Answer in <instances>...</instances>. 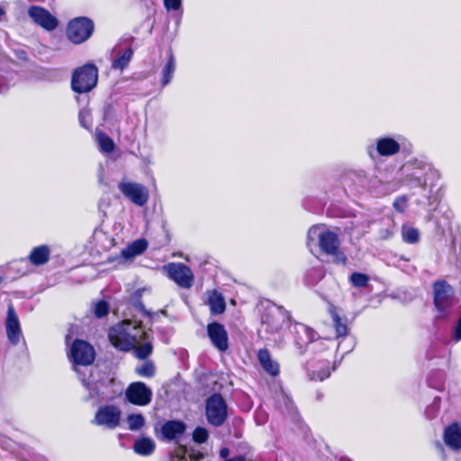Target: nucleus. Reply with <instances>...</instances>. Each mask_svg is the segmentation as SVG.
<instances>
[{"mask_svg":"<svg viewBox=\"0 0 461 461\" xmlns=\"http://www.w3.org/2000/svg\"><path fill=\"white\" fill-rule=\"evenodd\" d=\"M312 345V350L313 351H319L324 348V341L322 340V344H311Z\"/></svg>","mask_w":461,"mask_h":461,"instance_id":"nucleus-53","label":"nucleus"},{"mask_svg":"<svg viewBox=\"0 0 461 461\" xmlns=\"http://www.w3.org/2000/svg\"><path fill=\"white\" fill-rule=\"evenodd\" d=\"M121 418V409L113 404H107L98 408L92 423L114 429L120 425Z\"/></svg>","mask_w":461,"mask_h":461,"instance_id":"nucleus-11","label":"nucleus"},{"mask_svg":"<svg viewBox=\"0 0 461 461\" xmlns=\"http://www.w3.org/2000/svg\"><path fill=\"white\" fill-rule=\"evenodd\" d=\"M9 269L19 276H24L29 272L28 260L26 258H21L19 260L13 261L9 266Z\"/></svg>","mask_w":461,"mask_h":461,"instance_id":"nucleus-37","label":"nucleus"},{"mask_svg":"<svg viewBox=\"0 0 461 461\" xmlns=\"http://www.w3.org/2000/svg\"><path fill=\"white\" fill-rule=\"evenodd\" d=\"M5 330L7 339L12 345H17L23 339L18 315L12 304L8 306L7 310Z\"/></svg>","mask_w":461,"mask_h":461,"instance_id":"nucleus-15","label":"nucleus"},{"mask_svg":"<svg viewBox=\"0 0 461 461\" xmlns=\"http://www.w3.org/2000/svg\"><path fill=\"white\" fill-rule=\"evenodd\" d=\"M207 334L213 345L219 351L224 352L228 349V333L224 326L219 322H212L207 325Z\"/></svg>","mask_w":461,"mask_h":461,"instance_id":"nucleus-17","label":"nucleus"},{"mask_svg":"<svg viewBox=\"0 0 461 461\" xmlns=\"http://www.w3.org/2000/svg\"><path fill=\"white\" fill-rule=\"evenodd\" d=\"M317 398H318L319 400H321V399L322 398V394H321V393H317Z\"/></svg>","mask_w":461,"mask_h":461,"instance_id":"nucleus-61","label":"nucleus"},{"mask_svg":"<svg viewBox=\"0 0 461 461\" xmlns=\"http://www.w3.org/2000/svg\"><path fill=\"white\" fill-rule=\"evenodd\" d=\"M5 11L4 9L0 8V21L2 20L3 16L5 15Z\"/></svg>","mask_w":461,"mask_h":461,"instance_id":"nucleus-59","label":"nucleus"},{"mask_svg":"<svg viewBox=\"0 0 461 461\" xmlns=\"http://www.w3.org/2000/svg\"><path fill=\"white\" fill-rule=\"evenodd\" d=\"M148 248V241L145 239H139L130 243L121 251L122 258L130 260L141 255Z\"/></svg>","mask_w":461,"mask_h":461,"instance_id":"nucleus-23","label":"nucleus"},{"mask_svg":"<svg viewBox=\"0 0 461 461\" xmlns=\"http://www.w3.org/2000/svg\"><path fill=\"white\" fill-rule=\"evenodd\" d=\"M133 449L140 456H149L155 449V442L151 438H141L134 442Z\"/></svg>","mask_w":461,"mask_h":461,"instance_id":"nucleus-27","label":"nucleus"},{"mask_svg":"<svg viewBox=\"0 0 461 461\" xmlns=\"http://www.w3.org/2000/svg\"><path fill=\"white\" fill-rule=\"evenodd\" d=\"M316 238L319 240L320 249L326 255L335 253L340 246V240L336 233L330 230H321L319 226H312L308 230V239L313 240Z\"/></svg>","mask_w":461,"mask_h":461,"instance_id":"nucleus-10","label":"nucleus"},{"mask_svg":"<svg viewBox=\"0 0 461 461\" xmlns=\"http://www.w3.org/2000/svg\"><path fill=\"white\" fill-rule=\"evenodd\" d=\"M32 21L47 31H53L58 26V20L46 9L32 5L28 11Z\"/></svg>","mask_w":461,"mask_h":461,"instance_id":"nucleus-16","label":"nucleus"},{"mask_svg":"<svg viewBox=\"0 0 461 461\" xmlns=\"http://www.w3.org/2000/svg\"><path fill=\"white\" fill-rule=\"evenodd\" d=\"M122 194L138 206L147 203L149 193L148 188L139 183L121 182L118 185Z\"/></svg>","mask_w":461,"mask_h":461,"instance_id":"nucleus-13","label":"nucleus"},{"mask_svg":"<svg viewBox=\"0 0 461 461\" xmlns=\"http://www.w3.org/2000/svg\"><path fill=\"white\" fill-rule=\"evenodd\" d=\"M258 359L266 373L271 376L278 375L280 369L277 361L273 359L270 352L267 348H261L258 352Z\"/></svg>","mask_w":461,"mask_h":461,"instance_id":"nucleus-22","label":"nucleus"},{"mask_svg":"<svg viewBox=\"0 0 461 461\" xmlns=\"http://www.w3.org/2000/svg\"><path fill=\"white\" fill-rule=\"evenodd\" d=\"M397 267H400L403 272H405L408 275H413L417 271L416 267L409 265L408 262L399 264L397 265Z\"/></svg>","mask_w":461,"mask_h":461,"instance_id":"nucleus-50","label":"nucleus"},{"mask_svg":"<svg viewBox=\"0 0 461 461\" xmlns=\"http://www.w3.org/2000/svg\"><path fill=\"white\" fill-rule=\"evenodd\" d=\"M458 263L461 267V246L459 247V252H458Z\"/></svg>","mask_w":461,"mask_h":461,"instance_id":"nucleus-58","label":"nucleus"},{"mask_svg":"<svg viewBox=\"0 0 461 461\" xmlns=\"http://www.w3.org/2000/svg\"><path fill=\"white\" fill-rule=\"evenodd\" d=\"M433 303L436 309L435 320L448 321L457 312L454 291L446 281H436L433 284Z\"/></svg>","mask_w":461,"mask_h":461,"instance_id":"nucleus-2","label":"nucleus"},{"mask_svg":"<svg viewBox=\"0 0 461 461\" xmlns=\"http://www.w3.org/2000/svg\"><path fill=\"white\" fill-rule=\"evenodd\" d=\"M443 439L452 450L461 449V423H452L445 428Z\"/></svg>","mask_w":461,"mask_h":461,"instance_id":"nucleus-20","label":"nucleus"},{"mask_svg":"<svg viewBox=\"0 0 461 461\" xmlns=\"http://www.w3.org/2000/svg\"><path fill=\"white\" fill-rule=\"evenodd\" d=\"M94 32V23L87 17H77L68 25L67 36L75 44L86 41Z\"/></svg>","mask_w":461,"mask_h":461,"instance_id":"nucleus-8","label":"nucleus"},{"mask_svg":"<svg viewBox=\"0 0 461 461\" xmlns=\"http://www.w3.org/2000/svg\"><path fill=\"white\" fill-rule=\"evenodd\" d=\"M50 256V249L47 245L34 247L27 258L28 263L33 266H42L46 264Z\"/></svg>","mask_w":461,"mask_h":461,"instance_id":"nucleus-24","label":"nucleus"},{"mask_svg":"<svg viewBox=\"0 0 461 461\" xmlns=\"http://www.w3.org/2000/svg\"><path fill=\"white\" fill-rule=\"evenodd\" d=\"M208 438V431L206 429L197 427L193 432V439L196 443H204Z\"/></svg>","mask_w":461,"mask_h":461,"instance_id":"nucleus-42","label":"nucleus"},{"mask_svg":"<svg viewBox=\"0 0 461 461\" xmlns=\"http://www.w3.org/2000/svg\"><path fill=\"white\" fill-rule=\"evenodd\" d=\"M230 454V451L227 447H223L220 450V456L221 458H226Z\"/></svg>","mask_w":461,"mask_h":461,"instance_id":"nucleus-54","label":"nucleus"},{"mask_svg":"<svg viewBox=\"0 0 461 461\" xmlns=\"http://www.w3.org/2000/svg\"><path fill=\"white\" fill-rule=\"evenodd\" d=\"M155 365L151 360L144 361L140 366H136L135 372L142 377H153L155 375Z\"/></svg>","mask_w":461,"mask_h":461,"instance_id":"nucleus-36","label":"nucleus"},{"mask_svg":"<svg viewBox=\"0 0 461 461\" xmlns=\"http://www.w3.org/2000/svg\"><path fill=\"white\" fill-rule=\"evenodd\" d=\"M452 216H453V213L451 211H447L446 212L445 221L443 223L442 229H445L446 227H450Z\"/></svg>","mask_w":461,"mask_h":461,"instance_id":"nucleus-51","label":"nucleus"},{"mask_svg":"<svg viewBox=\"0 0 461 461\" xmlns=\"http://www.w3.org/2000/svg\"><path fill=\"white\" fill-rule=\"evenodd\" d=\"M415 161L427 160L422 158H411L403 165L402 170L405 173V181L407 182V184L413 187H419L420 185L426 184V179L422 178L425 174V170L416 168V165H414Z\"/></svg>","mask_w":461,"mask_h":461,"instance_id":"nucleus-18","label":"nucleus"},{"mask_svg":"<svg viewBox=\"0 0 461 461\" xmlns=\"http://www.w3.org/2000/svg\"><path fill=\"white\" fill-rule=\"evenodd\" d=\"M289 327L294 343L301 355L306 352L310 344H322V340L317 338V333L310 327L300 322L290 323Z\"/></svg>","mask_w":461,"mask_h":461,"instance_id":"nucleus-6","label":"nucleus"},{"mask_svg":"<svg viewBox=\"0 0 461 461\" xmlns=\"http://www.w3.org/2000/svg\"><path fill=\"white\" fill-rule=\"evenodd\" d=\"M277 402L278 408L282 411V412L291 416L296 414V408L293 400L285 392L282 391L280 393Z\"/></svg>","mask_w":461,"mask_h":461,"instance_id":"nucleus-30","label":"nucleus"},{"mask_svg":"<svg viewBox=\"0 0 461 461\" xmlns=\"http://www.w3.org/2000/svg\"><path fill=\"white\" fill-rule=\"evenodd\" d=\"M416 168L425 170L423 179H426L425 185H420L419 187L426 190L429 189V194L432 192V188L437 185L438 181L441 177L440 172L436 169L428 161H415Z\"/></svg>","mask_w":461,"mask_h":461,"instance_id":"nucleus-19","label":"nucleus"},{"mask_svg":"<svg viewBox=\"0 0 461 461\" xmlns=\"http://www.w3.org/2000/svg\"><path fill=\"white\" fill-rule=\"evenodd\" d=\"M207 304L210 307L211 313L214 315L223 313L226 309L224 297L216 290L209 292Z\"/></svg>","mask_w":461,"mask_h":461,"instance_id":"nucleus-25","label":"nucleus"},{"mask_svg":"<svg viewBox=\"0 0 461 461\" xmlns=\"http://www.w3.org/2000/svg\"><path fill=\"white\" fill-rule=\"evenodd\" d=\"M189 456L194 461L201 460L203 457V455L202 453L194 451H193Z\"/></svg>","mask_w":461,"mask_h":461,"instance_id":"nucleus-52","label":"nucleus"},{"mask_svg":"<svg viewBox=\"0 0 461 461\" xmlns=\"http://www.w3.org/2000/svg\"><path fill=\"white\" fill-rule=\"evenodd\" d=\"M185 430L181 420H167L161 427V435L165 440L171 441L180 438Z\"/></svg>","mask_w":461,"mask_h":461,"instance_id":"nucleus-21","label":"nucleus"},{"mask_svg":"<svg viewBox=\"0 0 461 461\" xmlns=\"http://www.w3.org/2000/svg\"><path fill=\"white\" fill-rule=\"evenodd\" d=\"M205 415L210 424L214 427L221 426L228 417V408L225 400L220 393H214L207 398Z\"/></svg>","mask_w":461,"mask_h":461,"instance_id":"nucleus-5","label":"nucleus"},{"mask_svg":"<svg viewBox=\"0 0 461 461\" xmlns=\"http://www.w3.org/2000/svg\"><path fill=\"white\" fill-rule=\"evenodd\" d=\"M163 270L179 287L189 289L193 286L194 276L188 266L172 262L165 265Z\"/></svg>","mask_w":461,"mask_h":461,"instance_id":"nucleus-9","label":"nucleus"},{"mask_svg":"<svg viewBox=\"0 0 461 461\" xmlns=\"http://www.w3.org/2000/svg\"><path fill=\"white\" fill-rule=\"evenodd\" d=\"M330 375V369L327 368V369L320 370L317 373H313L312 375L311 376V379L323 381L324 379L328 378Z\"/></svg>","mask_w":461,"mask_h":461,"instance_id":"nucleus-49","label":"nucleus"},{"mask_svg":"<svg viewBox=\"0 0 461 461\" xmlns=\"http://www.w3.org/2000/svg\"><path fill=\"white\" fill-rule=\"evenodd\" d=\"M408 261L409 260L405 257L400 256L397 260V265L402 264V263H407Z\"/></svg>","mask_w":461,"mask_h":461,"instance_id":"nucleus-55","label":"nucleus"},{"mask_svg":"<svg viewBox=\"0 0 461 461\" xmlns=\"http://www.w3.org/2000/svg\"><path fill=\"white\" fill-rule=\"evenodd\" d=\"M95 315L97 318H103L109 312V305L105 301H99L95 305Z\"/></svg>","mask_w":461,"mask_h":461,"instance_id":"nucleus-43","label":"nucleus"},{"mask_svg":"<svg viewBox=\"0 0 461 461\" xmlns=\"http://www.w3.org/2000/svg\"><path fill=\"white\" fill-rule=\"evenodd\" d=\"M78 121L83 128L90 130L92 126V116L90 110L86 108L81 109L78 113Z\"/></svg>","mask_w":461,"mask_h":461,"instance_id":"nucleus-40","label":"nucleus"},{"mask_svg":"<svg viewBox=\"0 0 461 461\" xmlns=\"http://www.w3.org/2000/svg\"><path fill=\"white\" fill-rule=\"evenodd\" d=\"M14 72L0 69V94L7 91L14 84Z\"/></svg>","mask_w":461,"mask_h":461,"instance_id":"nucleus-33","label":"nucleus"},{"mask_svg":"<svg viewBox=\"0 0 461 461\" xmlns=\"http://www.w3.org/2000/svg\"><path fill=\"white\" fill-rule=\"evenodd\" d=\"M175 70H176V60H175L173 53L169 52L167 61L162 69V79H161L162 87H165L171 82L174 73H175Z\"/></svg>","mask_w":461,"mask_h":461,"instance_id":"nucleus-28","label":"nucleus"},{"mask_svg":"<svg viewBox=\"0 0 461 461\" xmlns=\"http://www.w3.org/2000/svg\"><path fill=\"white\" fill-rule=\"evenodd\" d=\"M132 349H134L135 356L139 359H146L152 353L153 347L148 331H146V336L141 342L136 345Z\"/></svg>","mask_w":461,"mask_h":461,"instance_id":"nucleus-26","label":"nucleus"},{"mask_svg":"<svg viewBox=\"0 0 461 461\" xmlns=\"http://www.w3.org/2000/svg\"><path fill=\"white\" fill-rule=\"evenodd\" d=\"M349 280L354 286L361 288L367 285L369 277L366 274L354 272L350 276Z\"/></svg>","mask_w":461,"mask_h":461,"instance_id":"nucleus-38","label":"nucleus"},{"mask_svg":"<svg viewBox=\"0 0 461 461\" xmlns=\"http://www.w3.org/2000/svg\"><path fill=\"white\" fill-rule=\"evenodd\" d=\"M439 406L440 398L435 397L433 402L429 406H428L425 411L426 417L429 420L434 419L439 411Z\"/></svg>","mask_w":461,"mask_h":461,"instance_id":"nucleus-41","label":"nucleus"},{"mask_svg":"<svg viewBox=\"0 0 461 461\" xmlns=\"http://www.w3.org/2000/svg\"><path fill=\"white\" fill-rule=\"evenodd\" d=\"M402 238L405 243L416 244L420 240V231L409 224H403L401 229Z\"/></svg>","mask_w":461,"mask_h":461,"instance_id":"nucleus-31","label":"nucleus"},{"mask_svg":"<svg viewBox=\"0 0 461 461\" xmlns=\"http://www.w3.org/2000/svg\"><path fill=\"white\" fill-rule=\"evenodd\" d=\"M141 2H144L145 0H140Z\"/></svg>","mask_w":461,"mask_h":461,"instance_id":"nucleus-63","label":"nucleus"},{"mask_svg":"<svg viewBox=\"0 0 461 461\" xmlns=\"http://www.w3.org/2000/svg\"><path fill=\"white\" fill-rule=\"evenodd\" d=\"M324 277V272L321 268L312 267L307 271L304 282L307 285H315Z\"/></svg>","mask_w":461,"mask_h":461,"instance_id":"nucleus-34","label":"nucleus"},{"mask_svg":"<svg viewBox=\"0 0 461 461\" xmlns=\"http://www.w3.org/2000/svg\"><path fill=\"white\" fill-rule=\"evenodd\" d=\"M127 424L130 430L140 429L145 424V418L140 413H132L127 416Z\"/></svg>","mask_w":461,"mask_h":461,"instance_id":"nucleus-35","label":"nucleus"},{"mask_svg":"<svg viewBox=\"0 0 461 461\" xmlns=\"http://www.w3.org/2000/svg\"><path fill=\"white\" fill-rule=\"evenodd\" d=\"M452 339L455 342L461 340V316L456 321L453 328Z\"/></svg>","mask_w":461,"mask_h":461,"instance_id":"nucleus-48","label":"nucleus"},{"mask_svg":"<svg viewBox=\"0 0 461 461\" xmlns=\"http://www.w3.org/2000/svg\"><path fill=\"white\" fill-rule=\"evenodd\" d=\"M436 375L438 376V380L434 381L433 378L430 376L428 378V384L430 387L435 388L437 390H440L443 387L444 375L441 372H438Z\"/></svg>","mask_w":461,"mask_h":461,"instance_id":"nucleus-46","label":"nucleus"},{"mask_svg":"<svg viewBox=\"0 0 461 461\" xmlns=\"http://www.w3.org/2000/svg\"><path fill=\"white\" fill-rule=\"evenodd\" d=\"M333 323L337 334V338L339 339L341 337H344L347 335L348 332V326L345 321H342V320L339 318L338 314H333Z\"/></svg>","mask_w":461,"mask_h":461,"instance_id":"nucleus-39","label":"nucleus"},{"mask_svg":"<svg viewBox=\"0 0 461 461\" xmlns=\"http://www.w3.org/2000/svg\"><path fill=\"white\" fill-rule=\"evenodd\" d=\"M330 256L334 257V262L337 264H341L343 266L347 265L348 263V258L347 256L339 250V248L336 249L335 253H330Z\"/></svg>","mask_w":461,"mask_h":461,"instance_id":"nucleus-47","label":"nucleus"},{"mask_svg":"<svg viewBox=\"0 0 461 461\" xmlns=\"http://www.w3.org/2000/svg\"><path fill=\"white\" fill-rule=\"evenodd\" d=\"M391 235H392V233L389 232L388 230H386L385 236H384V238H389Z\"/></svg>","mask_w":461,"mask_h":461,"instance_id":"nucleus-60","label":"nucleus"},{"mask_svg":"<svg viewBox=\"0 0 461 461\" xmlns=\"http://www.w3.org/2000/svg\"><path fill=\"white\" fill-rule=\"evenodd\" d=\"M401 135L395 138L391 136H383L375 140V145L367 147L368 156L375 160L377 157H393L401 150Z\"/></svg>","mask_w":461,"mask_h":461,"instance_id":"nucleus-4","label":"nucleus"},{"mask_svg":"<svg viewBox=\"0 0 461 461\" xmlns=\"http://www.w3.org/2000/svg\"><path fill=\"white\" fill-rule=\"evenodd\" d=\"M125 397L134 405L145 406L151 402L152 391L144 383L134 382L126 389Z\"/></svg>","mask_w":461,"mask_h":461,"instance_id":"nucleus-14","label":"nucleus"},{"mask_svg":"<svg viewBox=\"0 0 461 461\" xmlns=\"http://www.w3.org/2000/svg\"><path fill=\"white\" fill-rule=\"evenodd\" d=\"M133 55V50L131 47H127L122 52L119 53V56L113 59L112 68L113 69L123 70L128 67L131 58Z\"/></svg>","mask_w":461,"mask_h":461,"instance_id":"nucleus-29","label":"nucleus"},{"mask_svg":"<svg viewBox=\"0 0 461 461\" xmlns=\"http://www.w3.org/2000/svg\"><path fill=\"white\" fill-rule=\"evenodd\" d=\"M68 357L76 366H89L95 360V352L86 341L76 339L70 347Z\"/></svg>","mask_w":461,"mask_h":461,"instance_id":"nucleus-12","label":"nucleus"},{"mask_svg":"<svg viewBox=\"0 0 461 461\" xmlns=\"http://www.w3.org/2000/svg\"><path fill=\"white\" fill-rule=\"evenodd\" d=\"M80 380H81V382L83 383V384H84L86 387H87V388H88L89 384H87V383H86V378H85V377H81V378H80Z\"/></svg>","mask_w":461,"mask_h":461,"instance_id":"nucleus-57","label":"nucleus"},{"mask_svg":"<svg viewBox=\"0 0 461 461\" xmlns=\"http://www.w3.org/2000/svg\"><path fill=\"white\" fill-rule=\"evenodd\" d=\"M74 369H75L76 372L78 373V369L76 366H74Z\"/></svg>","mask_w":461,"mask_h":461,"instance_id":"nucleus-62","label":"nucleus"},{"mask_svg":"<svg viewBox=\"0 0 461 461\" xmlns=\"http://www.w3.org/2000/svg\"><path fill=\"white\" fill-rule=\"evenodd\" d=\"M407 203H408L407 197L405 195H402V196L397 197L394 200L393 206L396 212H403L407 208Z\"/></svg>","mask_w":461,"mask_h":461,"instance_id":"nucleus-45","label":"nucleus"},{"mask_svg":"<svg viewBox=\"0 0 461 461\" xmlns=\"http://www.w3.org/2000/svg\"><path fill=\"white\" fill-rule=\"evenodd\" d=\"M261 321L267 332L276 333L285 324L291 322V316L282 306L274 305L264 312Z\"/></svg>","mask_w":461,"mask_h":461,"instance_id":"nucleus-7","label":"nucleus"},{"mask_svg":"<svg viewBox=\"0 0 461 461\" xmlns=\"http://www.w3.org/2000/svg\"><path fill=\"white\" fill-rule=\"evenodd\" d=\"M146 336V330L141 321L124 320L110 328L108 332L112 345L119 350L130 351L141 342Z\"/></svg>","mask_w":461,"mask_h":461,"instance_id":"nucleus-1","label":"nucleus"},{"mask_svg":"<svg viewBox=\"0 0 461 461\" xmlns=\"http://www.w3.org/2000/svg\"><path fill=\"white\" fill-rule=\"evenodd\" d=\"M164 7L167 12L181 11L182 12V0H163Z\"/></svg>","mask_w":461,"mask_h":461,"instance_id":"nucleus-44","label":"nucleus"},{"mask_svg":"<svg viewBox=\"0 0 461 461\" xmlns=\"http://www.w3.org/2000/svg\"><path fill=\"white\" fill-rule=\"evenodd\" d=\"M98 69L93 64H86L77 68L71 78V88L78 94L88 93L97 83Z\"/></svg>","mask_w":461,"mask_h":461,"instance_id":"nucleus-3","label":"nucleus"},{"mask_svg":"<svg viewBox=\"0 0 461 461\" xmlns=\"http://www.w3.org/2000/svg\"><path fill=\"white\" fill-rule=\"evenodd\" d=\"M97 141L100 147V149L105 153H111L114 149V142L113 140L104 132L97 131L96 132Z\"/></svg>","mask_w":461,"mask_h":461,"instance_id":"nucleus-32","label":"nucleus"},{"mask_svg":"<svg viewBox=\"0 0 461 461\" xmlns=\"http://www.w3.org/2000/svg\"><path fill=\"white\" fill-rule=\"evenodd\" d=\"M19 58L21 59H26V52L23 50H21L18 54Z\"/></svg>","mask_w":461,"mask_h":461,"instance_id":"nucleus-56","label":"nucleus"}]
</instances>
